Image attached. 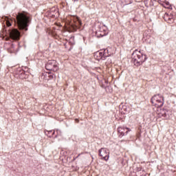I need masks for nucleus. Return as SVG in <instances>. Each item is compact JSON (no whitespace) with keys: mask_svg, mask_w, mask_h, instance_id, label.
Returning <instances> with one entry per match:
<instances>
[{"mask_svg":"<svg viewBox=\"0 0 176 176\" xmlns=\"http://www.w3.org/2000/svg\"><path fill=\"white\" fill-rule=\"evenodd\" d=\"M9 34L12 39H14V41H19V39H20V32H19L17 29L9 30Z\"/></svg>","mask_w":176,"mask_h":176,"instance_id":"7","label":"nucleus"},{"mask_svg":"<svg viewBox=\"0 0 176 176\" xmlns=\"http://www.w3.org/2000/svg\"><path fill=\"white\" fill-rule=\"evenodd\" d=\"M107 34H108V32L102 33V34H100V36H105Z\"/></svg>","mask_w":176,"mask_h":176,"instance_id":"14","label":"nucleus"},{"mask_svg":"<svg viewBox=\"0 0 176 176\" xmlns=\"http://www.w3.org/2000/svg\"><path fill=\"white\" fill-rule=\"evenodd\" d=\"M11 47H14V45H11Z\"/></svg>","mask_w":176,"mask_h":176,"instance_id":"17","label":"nucleus"},{"mask_svg":"<svg viewBox=\"0 0 176 176\" xmlns=\"http://www.w3.org/2000/svg\"><path fill=\"white\" fill-rule=\"evenodd\" d=\"M74 1V3L75 2H79V0H72Z\"/></svg>","mask_w":176,"mask_h":176,"instance_id":"15","label":"nucleus"},{"mask_svg":"<svg viewBox=\"0 0 176 176\" xmlns=\"http://www.w3.org/2000/svg\"><path fill=\"white\" fill-rule=\"evenodd\" d=\"M169 6H170V3L166 2V3L165 8H167L168 9V8H170V7H169Z\"/></svg>","mask_w":176,"mask_h":176,"instance_id":"13","label":"nucleus"},{"mask_svg":"<svg viewBox=\"0 0 176 176\" xmlns=\"http://www.w3.org/2000/svg\"><path fill=\"white\" fill-rule=\"evenodd\" d=\"M118 131L120 134L119 137H123V135H125L126 134H127V133H129V131H130V129H129V128L120 126L118 128Z\"/></svg>","mask_w":176,"mask_h":176,"instance_id":"8","label":"nucleus"},{"mask_svg":"<svg viewBox=\"0 0 176 176\" xmlns=\"http://www.w3.org/2000/svg\"><path fill=\"white\" fill-rule=\"evenodd\" d=\"M151 102L157 108H161V107H163L164 104V98H163V96L160 94L155 95L151 98Z\"/></svg>","mask_w":176,"mask_h":176,"instance_id":"4","label":"nucleus"},{"mask_svg":"<svg viewBox=\"0 0 176 176\" xmlns=\"http://www.w3.org/2000/svg\"><path fill=\"white\" fill-rule=\"evenodd\" d=\"M4 20L6 21V24L8 27H10V25H12V23H10L11 19H9L8 17H7V16L4 17Z\"/></svg>","mask_w":176,"mask_h":176,"instance_id":"12","label":"nucleus"},{"mask_svg":"<svg viewBox=\"0 0 176 176\" xmlns=\"http://www.w3.org/2000/svg\"><path fill=\"white\" fill-rule=\"evenodd\" d=\"M132 58L133 60L134 65L138 67L145 63L146 60V55H143L140 51L135 50L132 54Z\"/></svg>","mask_w":176,"mask_h":176,"instance_id":"2","label":"nucleus"},{"mask_svg":"<svg viewBox=\"0 0 176 176\" xmlns=\"http://www.w3.org/2000/svg\"><path fill=\"white\" fill-rule=\"evenodd\" d=\"M30 23H31V19L28 13L23 12L16 14V25L21 31H28Z\"/></svg>","mask_w":176,"mask_h":176,"instance_id":"1","label":"nucleus"},{"mask_svg":"<svg viewBox=\"0 0 176 176\" xmlns=\"http://www.w3.org/2000/svg\"><path fill=\"white\" fill-rule=\"evenodd\" d=\"M162 116L166 118V119H170V111L166 109L161 110Z\"/></svg>","mask_w":176,"mask_h":176,"instance_id":"10","label":"nucleus"},{"mask_svg":"<svg viewBox=\"0 0 176 176\" xmlns=\"http://www.w3.org/2000/svg\"><path fill=\"white\" fill-rule=\"evenodd\" d=\"M99 156L106 162L109 159V150L107 148H102L98 151Z\"/></svg>","mask_w":176,"mask_h":176,"instance_id":"6","label":"nucleus"},{"mask_svg":"<svg viewBox=\"0 0 176 176\" xmlns=\"http://www.w3.org/2000/svg\"><path fill=\"white\" fill-rule=\"evenodd\" d=\"M53 134H54V131L53 132Z\"/></svg>","mask_w":176,"mask_h":176,"instance_id":"18","label":"nucleus"},{"mask_svg":"<svg viewBox=\"0 0 176 176\" xmlns=\"http://www.w3.org/2000/svg\"><path fill=\"white\" fill-rule=\"evenodd\" d=\"M8 52H10L11 53H13V51H10V50H8Z\"/></svg>","mask_w":176,"mask_h":176,"instance_id":"16","label":"nucleus"},{"mask_svg":"<svg viewBox=\"0 0 176 176\" xmlns=\"http://www.w3.org/2000/svg\"><path fill=\"white\" fill-rule=\"evenodd\" d=\"M104 57V53L101 52H96L94 54V58H96V60H100Z\"/></svg>","mask_w":176,"mask_h":176,"instance_id":"11","label":"nucleus"},{"mask_svg":"<svg viewBox=\"0 0 176 176\" xmlns=\"http://www.w3.org/2000/svg\"><path fill=\"white\" fill-rule=\"evenodd\" d=\"M164 19L165 20V21L169 23L174 21V18L173 16V14H168V13H165L164 15Z\"/></svg>","mask_w":176,"mask_h":176,"instance_id":"9","label":"nucleus"},{"mask_svg":"<svg viewBox=\"0 0 176 176\" xmlns=\"http://www.w3.org/2000/svg\"><path fill=\"white\" fill-rule=\"evenodd\" d=\"M67 21L72 31H76L77 28L82 25V21L78 16H69L67 17Z\"/></svg>","mask_w":176,"mask_h":176,"instance_id":"3","label":"nucleus"},{"mask_svg":"<svg viewBox=\"0 0 176 176\" xmlns=\"http://www.w3.org/2000/svg\"><path fill=\"white\" fill-rule=\"evenodd\" d=\"M45 68L47 71H54V72H56L58 71V63L55 60H48L45 65Z\"/></svg>","mask_w":176,"mask_h":176,"instance_id":"5","label":"nucleus"}]
</instances>
